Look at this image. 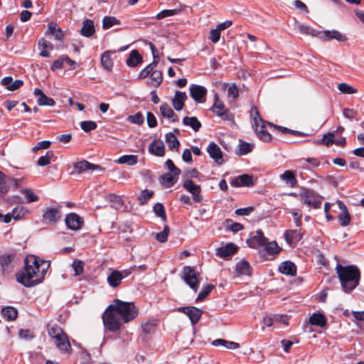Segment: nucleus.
<instances>
[{
	"mask_svg": "<svg viewBox=\"0 0 364 364\" xmlns=\"http://www.w3.org/2000/svg\"><path fill=\"white\" fill-rule=\"evenodd\" d=\"M309 323L311 325L324 327L326 324V318L324 314L321 313H314L310 316Z\"/></svg>",
	"mask_w": 364,
	"mask_h": 364,
	"instance_id": "25",
	"label": "nucleus"
},
{
	"mask_svg": "<svg viewBox=\"0 0 364 364\" xmlns=\"http://www.w3.org/2000/svg\"><path fill=\"white\" fill-rule=\"evenodd\" d=\"M149 151L157 156H164L165 155V146L163 141L156 144V141H152L149 146Z\"/></svg>",
	"mask_w": 364,
	"mask_h": 364,
	"instance_id": "23",
	"label": "nucleus"
},
{
	"mask_svg": "<svg viewBox=\"0 0 364 364\" xmlns=\"http://www.w3.org/2000/svg\"><path fill=\"white\" fill-rule=\"evenodd\" d=\"M48 32L52 34L56 40H62L64 37L63 31L55 23L48 24Z\"/></svg>",
	"mask_w": 364,
	"mask_h": 364,
	"instance_id": "35",
	"label": "nucleus"
},
{
	"mask_svg": "<svg viewBox=\"0 0 364 364\" xmlns=\"http://www.w3.org/2000/svg\"><path fill=\"white\" fill-rule=\"evenodd\" d=\"M230 183L233 187H250L253 186L252 176L248 174H242L232 178Z\"/></svg>",
	"mask_w": 364,
	"mask_h": 364,
	"instance_id": "16",
	"label": "nucleus"
},
{
	"mask_svg": "<svg viewBox=\"0 0 364 364\" xmlns=\"http://www.w3.org/2000/svg\"><path fill=\"white\" fill-rule=\"evenodd\" d=\"M267 242V239L264 236L263 232L259 230L256 232V234L251 236L246 240L247 245L251 248H258L263 246Z\"/></svg>",
	"mask_w": 364,
	"mask_h": 364,
	"instance_id": "14",
	"label": "nucleus"
},
{
	"mask_svg": "<svg viewBox=\"0 0 364 364\" xmlns=\"http://www.w3.org/2000/svg\"><path fill=\"white\" fill-rule=\"evenodd\" d=\"M207 152L210 157L214 160L218 165H221L223 160V152L219 146L215 142H210L207 147Z\"/></svg>",
	"mask_w": 364,
	"mask_h": 364,
	"instance_id": "11",
	"label": "nucleus"
},
{
	"mask_svg": "<svg viewBox=\"0 0 364 364\" xmlns=\"http://www.w3.org/2000/svg\"><path fill=\"white\" fill-rule=\"evenodd\" d=\"M127 120L132 124L141 125L144 124V117L141 112H137L133 115L128 116Z\"/></svg>",
	"mask_w": 364,
	"mask_h": 364,
	"instance_id": "46",
	"label": "nucleus"
},
{
	"mask_svg": "<svg viewBox=\"0 0 364 364\" xmlns=\"http://www.w3.org/2000/svg\"><path fill=\"white\" fill-rule=\"evenodd\" d=\"M180 11V9H164L161 11H160L157 15H156V18L158 20H161V19H163L166 17H168V16H174V15H176L178 14V12Z\"/></svg>",
	"mask_w": 364,
	"mask_h": 364,
	"instance_id": "52",
	"label": "nucleus"
},
{
	"mask_svg": "<svg viewBox=\"0 0 364 364\" xmlns=\"http://www.w3.org/2000/svg\"><path fill=\"white\" fill-rule=\"evenodd\" d=\"M304 232L301 229H289L286 230L284 237L287 242L291 247L295 246L302 238Z\"/></svg>",
	"mask_w": 364,
	"mask_h": 364,
	"instance_id": "13",
	"label": "nucleus"
},
{
	"mask_svg": "<svg viewBox=\"0 0 364 364\" xmlns=\"http://www.w3.org/2000/svg\"><path fill=\"white\" fill-rule=\"evenodd\" d=\"M153 210L158 217L161 218L164 220H166L165 208L162 203H156L153 208Z\"/></svg>",
	"mask_w": 364,
	"mask_h": 364,
	"instance_id": "58",
	"label": "nucleus"
},
{
	"mask_svg": "<svg viewBox=\"0 0 364 364\" xmlns=\"http://www.w3.org/2000/svg\"><path fill=\"white\" fill-rule=\"evenodd\" d=\"M121 23L120 20L117 19L114 16H106L102 19V28L106 30L115 25H119Z\"/></svg>",
	"mask_w": 364,
	"mask_h": 364,
	"instance_id": "36",
	"label": "nucleus"
},
{
	"mask_svg": "<svg viewBox=\"0 0 364 364\" xmlns=\"http://www.w3.org/2000/svg\"><path fill=\"white\" fill-rule=\"evenodd\" d=\"M60 208L61 205L46 208L43 210V219L49 225H55L61 218Z\"/></svg>",
	"mask_w": 364,
	"mask_h": 364,
	"instance_id": "7",
	"label": "nucleus"
},
{
	"mask_svg": "<svg viewBox=\"0 0 364 364\" xmlns=\"http://www.w3.org/2000/svg\"><path fill=\"white\" fill-rule=\"evenodd\" d=\"M235 272L237 276H250L252 274V268L248 262L246 260H241L236 264Z\"/></svg>",
	"mask_w": 364,
	"mask_h": 364,
	"instance_id": "20",
	"label": "nucleus"
},
{
	"mask_svg": "<svg viewBox=\"0 0 364 364\" xmlns=\"http://www.w3.org/2000/svg\"><path fill=\"white\" fill-rule=\"evenodd\" d=\"M335 139V132H328L325 134L322 139L320 140V143L325 144L327 146H329L332 144H334Z\"/></svg>",
	"mask_w": 364,
	"mask_h": 364,
	"instance_id": "51",
	"label": "nucleus"
},
{
	"mask_svg": "<svg viewBox=\"0 0 364 364\" xmlns=\"http://www.w3.org/2000/svg\"><path fill=\"white\" fill-rule=\"evenodd\" d=\"M299 30L301 33H303L306 35H309L313 37L317 36L318 30L313 28L312 27L307 25H300L299 26Z\"/></svg>",
	"mask_w": 364,
	"mask_h": 364,
	"instance_id": "54",
	"label": "nucleus"
},
{
	"mask_svg": "<svg viewBox=\"0 0 364 364\" xmlns=\"http://www.w3.org/2000/svg\"><path fill=\"white\" fill-rule=\"evenodd\" d=\"M198 274L194 268L186 266L183 269V279L185 282L192 289L196 291L198 289Z\"/></svg>",
	"mask_w": 364,
	"mask_h": 364,
	"instance_id": "6",
	"label": "nucleus"
},
{
	"mask_svg": "<svg viewBox=\"0 0 364 364\" xmlns=\"http://www.w3.org/2000/svg\"><path fill=\"white\" fill-rule=\"evenodd\" d=\"M72 267L75 272V275L78 276L83 273L84 262L79 259H75L73 262Z\"/></svg>",
	"mask_w": 364,
	"mask_h": 364,
	"instance_id": "59",
	"label": "nucleus"
},
{
	"mask_svg": "<svg viewBox=\"0 0 364 364\" xmlns=\"http://www.w3.org/2000/svg\"><path fill=\"white\" fill-rule=\"evenodd\" d=\"M50 264L35 255H28L25 258L23 271L17 277L18 282L30 287L41 283L47 272Z\"/></svg>",
	"mask_w": 364,
	"mask_h": 364,
	"instance_id": "2",
	"label": "nucleus"
},
{
	"mask_svg": "<svg viewBox=\"0 0 364 364\" xmlns=\"http://www.w3.org/2000/svg\"><path fill=\"white\" fill-rule=\"evenodd\" d=\"M117 163L120 164L134 166L137 164V156L132 154L123 155L118 159Z\"/></svg>",
	"mask_w": 364,
	"mask_h": 364,
	"instance_id": "38",
	"label": "nucleus"
},
{
	"mask_svg": "<svg viewBox=\"0 0 364 364\" xmlns=\"http://www.w3.org/2000/svg\"><path fill=\"white\" fill-rule=\"evenodd\" d=\"M138 314V309L133 302L114 299L102 318L105 327L110 331H114L120 328L121 321L128 323L136 318Z\"/></svg>",
	"mask_w": 364,
	"mask_h": 364,
	"instance_id": "1",
	"label": "nucleus"
},
{
	"mask_svg": "<svg viewBox=\"0 0 364 364\" xmlns=\"http://www.w3.org/2000/svg\"><path fill=\"white\" fill-rule=\"evenodd\" d=\"M54 156L52 151H48L46 155L41 156L37 161V164L39 166H45L50 163L51 158Z\"/></svg>",
	"mask_w": 364,
	"mask_h": 364,
	"instance_id": "48",
	"label": "nucleus"
},
{
	"mask_svg": "<svg viewBox=\"0 0 364 364\" xmlns=\"http://www.w3.org/2000/svg\"><path fill=\"white\" fill-rule=\"evenodd\" d=\"M264 249L267 254L270 255H274L279 253L282 250V248L277 245V243L274 241L266 242L264 245Z\"/></svg>",
	"mask_w": 364,
	"mask_h": 364,
	"instance_id": "39",
	"label": "nucleus"
},
{
	"mask_svg": "<svg viewBox=\"0 0 364 364\" xmlns=\"http://www.w3.org/2000/svg\"><path fill=\"white\" fill-rule=\"evenodd\" d=\"M155 239L160 242H164L167 240L168 236L169 235V229H163L160 232L154 234Z\"/></svg>",
	"mask_w": 364,
	"mask_h": 364,
	"instance_id": "63",
	"label": "nucleus"
},
{
	"mask_svg": "<svg viewBox=\"0 0 364 364\" xmlns=\"http://www.w3.org/2000/svg\"><path fill=\"white\" fill-rule=\"evenodd\" d=\"M154 191L145 189L142 191L138 197V201L140 205H144L153 196Z\"/></svg>",
	"mask_w": 364,
	"mask_h": 364,
	"instance_id": "44",
	"label": "nucleus"
},
{
	"mask_svg": "<svg viewBox=\"0 0 364 364\" xmlns=\"http://www.w3.org/2000/svg\"><path fill=\"white\" fill-rule=\"evenodd\" d=\"M300 196L304 203L313 208H319L322 203V196H321L314 190L310 188L304 189Z\"/></svg>",
	"mask_w": 364,
	"mask_h": 364,
	"instance_id": "5",
	"label": "nucleus"
},
{
	"mask_svg": "<svg viewBox=\"0 0 364 364\" xmlns=\"http://www.w3.org/2000/svg\"><path fill=\"white\" fill-rule=\"evenodd\" d=\"M279 178L291 187H294L297 183V180L294 172L290 170L285 171L279 176Z\"/></svg>",
	"mask_w": 364,
	"mask_h": 364,
	"instance_id": "27",
	"label": "nucleus"
},
{
	"mask_svg": "<svg viewBox=\"0 0 364 364\" xmlns=\"http://www.w3.org/2000/svg\"><path fill=\"white\" fill-rule=\"evenodd\" d=\"M64 58L65 55L60 56L57 60L53 61L52 65L50 66V70L55 72L57 70L63 68L65 63Z\"/></svg>",
	"mask_w": 364,
	"mask_h": 364,
	"instance_id": "62",
	"label": "nucleus"
},
{
	"mask_svg": "<svg viewBox=\"0 0 364 364\" xmlns=\"http://www.w3.org/2000/svg\"><path fill=\"white\" fill-rule=\"evenodd\" d=\"M142 62V57L137 50H133L130 52L126 63L129 67H136Z\"/></svg>",
	"mask_w": 364,
	"mask_h": 364,
	"instance_id": "24",
	"label": "nucleus"
},
{
	"mask_svg": "<svg viewBox=\"0 0 364 364\" xmlns=\"http://www.w3.org/2000/svg\"><path fill=\"white\" fill-rule=\"evenodd\" d=\"M212 344L215 346H221L227 349H237L240 347L239 343L233 341H228L223 339H216Z\"/></svg>",
	"mask_w": 364,
	"mask_h": 364,
	"instance_id": "34",
	"label": "nucleus"
},
{
	"mask_svg": "<svg viewBox=\"0 0 364 364\" xmlns=\"http://www.w3.org/2000/svg\"><path fill=\"white\" fill-rule=\"evenodd\" d=\"M178 176H175L172 173H166L164 174H162L159 178V181L162 186H164L166 188H171L172 187L175 183L176 182V177Z\"/></svg>",
	"mask_w": 364,
	"mask_h": 364,
	"instance_id": "26",
	"label": "nucleus"
},
{
	"mask_svg": "<svg viewBox=\"0 0 364 364\" xmlns=\"http://www.w3.org/2000/svg\"><path fill=\"white\" fill-rule=\"evenodd\" d=\"M337 205L341 210V213L338 216V220L341 225L344 227L348 225L350 220V216L346 205L341 200H337Z\"/></svg>",
	"mask_w": 364,
	"mask_h": 364,
	"instance_id": "18",
	"label": "nucleus"
},
{
	"mask_svg": "<svg viewBox=\"0 0 364 364\" xmlns=\"http://www.w3.org/2000/svg\"><path fill=\"white\" fill-rule=\"evenodd\" d=\"M338 89L341 91V92L348 95L354 94L358 92L356 88L345 82L338 84Z\"/></svg>",
	"mask_w": 364,
	"mask_h": 364,
	"instance_id": "47",
	"label": "nucleus"
},
{
	"mask_svg": "<svg viewBox=\"0 0 364 364\" xmlns=\"http://www.w3.org/2000/svg\"><path fill=\"white\" fill-rule=\"evenodd\" d=\"M236 247L232 244H228L217 250V255L220 257H226L231 255L236 251Z\"/></svg>",
	"mask_w": 364,
	"mask_h": 364,
	"instance_id": "32",
	"label": "nucleus"
},
{
	"mask_svg": "<svg viewBox=\"0 0 364 364\" xmlns=\"http://www.w3.org/2000/svg\"><path fill=\"white\" fill-rule=\"evenodd\" d=\"M21 192L25 196L28 203L36 202L38 200V196L29 188L23 189Z\"/></svg>",
	"mask_w": 364,
	"mask_h": 364,
	"instance_id": "50",
	"label": "nucleus"
},
{
	"mask_svg": "<svg viewBox=\"0 0 364 364\" xmlns=\"http://www.w3.org/2000/svg\"><path fill=\"white\" fill-rule=\"evenodd\" d=\"M166 166L175 176H179L181 173V169L177 168L171 159H167Z\"/></svg>",
	"mask_w": 364,
	"mask_h": 364,
	"instance_id": "64",
	"label": "nucleus"
},
{
	"mask_svg": "<svg viewBox=\"0 0 364 364\" xmlns=\"http://www.w3.org/2000/svg\"><path fill=\"white\" fill-rule=\"evenodd\" d=\"M108 199L111 203L112 207L116 210H120L124 205V201L120 196L109 194Z\"/></svg>",
	"mask_w": 364,
	"mask_h": 364,
	"instance_id": "37",
	"label": "nucleus"
},
{
	"mask_svg": "<svg viewBox=\"0 0 364 364\" xmlns=\"http://www.w3.org/2000/svg\"><path fill=\"white\" fill-rule=\"evenodd\" d=\"M336 274L345 292H350L358 284L360 279V272L355 265L343 266L338 264L336 267Z\"/></svg>",
	"mask_w": 364,
	"mask_h": 364,
	"instance_id": "3",
	"label": "nucleus"
},
{
	"mask_svg": "<svg viewBox=\"0 0 364 364\" xmlns=\"http://www.w3.org/2000/svg\"><path fill=\"white\" fill-rule=\"evenodd\" d=\"M80 127L84 132H89L96 129L97 125V123L94 121H82L80 123Z\"/></svg>",
	"mask_w": 364,
	"mask_h": 364,
	"instance_id": "57",
	"label": "nucleus"
},
{
	"mask_svg": "<svg viewBox=\"0 0 364 364\" xmlns=\"http://www.w3.org/2000/svg\"><path fill=\"white\" fill-rule=\"evenodd\" d=\"M66 228H82L84 225V219L75 213H70L65 218Z\"/></svg>",
	"mask_w": 364,
	"mask_h": 364,
	"instance_id": "15",
	"label": "nucleus"
},
{
	"mask_svg": "<svg viewBox=\"0 0 364 364\" xmlns=\"http://www.w3.org/2000/svg\"><path fill=\"white\" fill-rule=\"evenodd\" d=\"M214 287H215L213 284H208L206 287H205L198 294L196 298V301H203L204 299H205L207 296L211 292Z\"/></svg>",
	"mask_w": 364,
	"mask_h": 364,
	"instance_id": "60",
	"label": "nucleus"
},
{
	"mask_svg": "<svg viewBox=\"0 0 364 364\" xmlns=\"http://www.w3.org/2000/svg\"><path fill=\"white\" fill-rule=\"evenodd\" d=\"M333 39L339 42H346L348 41V38L344 34L336 29H332V32L330 36V41Z\"/></svg>",
	"mask_w": 364,
	"mask_h": 364,
	"instance_id": "61",
	"label": "nucleus"
},
{
	"mask_svg": "<svg viewBox=\"0 0 364 364\" xmlns=\"http://www.w3.org/2000/svg\"><path fill=\"white\" fill-rule=\"evenodd\" d=\"M95 32L94 23L90 19H85L82 23L80 34L85 37H91Z\"/></svg>",
	"mask_w": 364,
	"mask_h": 364,
	"instance_id": "21",
	"label": "nucleus"
},
{
	"mask_svg": "<svg viewBox=\"0 0 364 364\" xmlns=\"http://www.w3.org/2000/svg\"><path fill=\"white\" fill-rule=\"evenodd\" d=\"M190 95L196 102L202 103L205 102L207 90L203 85L192 84L190 86Z\"/></svg>",
	"mask_w": 364,
	"mask_h": 364,
	"instance_id": "10",
	"label": "nucleus"
},
{
	"mask_svg": "<svg viewBox=\"0 0 364 364\" xmlns=\"http://www.w3.org/2000/svg\"><path fill=\"white\" fill-rule=\"evenodd\" d=\"M187 100V95L185 92L176 91L175 95L172 99V105L176 111H181L184 106V102Z\"/></svg>",
	"mask_w": 364,
	"mask_h": 364,
	"instance_id": "19",
	"label": "nucleus"
},
{
	"mask_svg": "<svg viewBox=\"0 0 364 364\" xmlns=\"http://www.w3.org/2000/svg\"><path fill=\"white\" fill-rule=\"evenodd\" d=\"M214 98L215 102L211 107L210 110L215 114H217L218 110H220V112L225 111L227 109L225 108L224 103L220 100L217 94L215 95Z\"/></svg>",
	"mask_w": 364,
	"mask_h": 364,
	"instance_id": "42",
	"label": "nucleus"
},
{
	"mask_svg": "<svg viewBox=\"0 0 364 364\" xmlns=\"http://www.w3.org/2000/svg\"><path fill=\"white\" fill-rule=\"evenodd\" d=\"M273 127L274 129L279 130L282 134H291L293 136H302L305 135L301 132L296 131V130H292V129H288L284 127L274 125V124H273Z\"/></svg>",
	"mask_w": 364,
	"mask_h": 364,
	"instance_id": "49",
	"label": "nucleus"
},
{
	"mask_svg": "<svg viewBox=\"0 0 364 364\" xmlns=\"http://www.w3.org/2000/svg\"><path fill=\"white\" fill-rule=\"evenodd\" d=\"M37 103L39 106L53 107L55 104V102L53 98L48 97L45 94H43L41 97L38 98Z\"/></svg>",
	"mask_w": 364,
	"mask_h": 364,
	"instance_id": "45",
	"label": "nucleus"
},
{
	"mask_svg": "<svg viewBox=\"0 0 364 364\" xmlns=\"http://www.w3.org/2000/svg\"><path fill=\"white\" fill-rule=\"evenodd\" d=\"M129 274L128 270H124L122 272L118 270H113L110 274L107 277V282L112 287H117L122 282L123 278L127 277Z\"/></svg>",
	"mask_w": 364,
	"mask_h": 364,
	"instance_id": "12",
	"label": "nucleus"
},
{
	"mask_svg": "<svg viewBox=\"0 0 364 364\" xmlns=\"http://www.w3.org/2000/svg\"><path fill=\"white\" fill-rule=\"evenodd\" d=\"M183 187L190 193L201 188L199 185L195 183L191 179L185 180L183 183Z\"/></svg>",
	"mask_w": 364,
	"mask_h": 364,
	"instance_id": "43",
	"label": "nucleus"
},
{
	"mask_svg": "<svg viewBox=\"0 0 364 364\" xmlns=\"http://www.w3.org/2000/svg\"><path fill=\"white\" fill-rule=\"evenodd\" d=\"M166 142L170 150L178 149L180 146V141L176 137L173 132H168L165 136Z\"/></svg>",
	"mask_w": 364,
	"mask_h": 364,
	"instance_id": "29",
	"label": "nucleus"
},
{
	"mask_svg": "<svg viewBox=\"0 0 364 364\" xmlns=\"http://www.w3.org/2000/svg\"><path fill=\"white\" fill-rule=\"evenodd\" d=\"M177 311L187 315L193 325L198 322L203 314L200 309L195 306L179 307Z\"/></svg>",
	"mask_w": 364,
	"mask_h": 364,
	"instance_id": "8",
	"label": "nucleus"
},
{
	"mask_svg": "<svg viewBox=\"0 0 364 364\" xmlns=\"http://www.w3.org/2000/svg\"><path fill=\"white\" fill-rule=\"evenodd\" d=\"M48 333L49 336L54 339L55 346L60 351L70 353L72 348L68 337L59 326L49 324Z\"/></svg>",
	"mask_w": 364,
	"mask_h": 364,
	"instance_id": "4",
	"label": "nucleus"
},
{
	"mask_svg": "<svg viewBox=\"0 0 364 364\" xmlns=\"http://www.w3.org/2000/svg\"><path fill=\"white\" fill-rule=\"evenodd\" d=\"M27 212L28 210L24 207L21 206L14 208L12 210L11 213L13 215V218L15 220H20Z\"/></svg>",
	"mask_w": 364,
	"mask_h": 364,
	"instance_id": "56",
	"label": "nucleus"
},
{
	"mask_svg": "<svg viewBox=\"0 0 364 364\" xmlns=\"http://www.w3.org/2000/svg\"><path fill=\"white\" fill-rule=\"evenodd\" d=\"M157 326L156 321H148L141 324L143 331L146 334L153 333Z\"/></svg>",
	"mask_w": 364,
	"mask_h": 364,
	"instance_id": "41",
	"label": "nucleus"
},
{
	"mask_svg": "<svg viewBox=\"0 0 364 364\" xmlns=\"http://www.w3.org/2000/svg\"><path fill=\"white\" fill-rule=\"evenodd\" d=\"M14 255H2L1 257H0V264L1 265L3 269H8L10 267L11 262L14 261Z\"/></svg>",
	"mask_w": 364,
	"mask_h": 364,
	"instance_id": "53",
	"label": "nucleus"
},
{
	"mask_svg": "<svg viewBox=\"0 0 364 364\" xmlns=\"http://www.w3.org/2000/svg\"><path fill=\"white\" fill-rule=\"evenodd\" d=\"M254 145L251 143L240 140L238 150L236 151L237 156H243L249 154L252 151Z\"/></svg>",
	"mask_w": 364,
	"mask_h": 364,
	"instance_id": "31",
	"label": "nucleus"
},
{
	"mask_svg": "<svg viewBox=\"0 0 364 364\" xmlns=\"http://www.w3.org/2000/svg\"><path fill=\"white\" fill-rule=\"evenodd\" d=\"M185 126L191 127L195 132H198L201 127V123L196 117H185L183 119Z\"/></svg>",
	"mask_w": 364,
	"mask_h": 364,
	"instance_id": "28",
	"label": "nucleus"
},
{
	"mask_svg": "<svg viewBox=\"0 0 364 364\" xmlns=\"http://www.w3.org/2000/svg\"><path fill=\"white\" fill-rule=\"evenodd\" d=\"M149 79V83L154 87H158L163 80L162 73L160 70H154L151 72Z\"/></svg>",
	"mask_w": 364,
	"mask_h": 364,
	"instance_id": "33",
	"label": "nucleus"
},
{
	"mask_svg": "<svg viewBox=\"0 0 364 364\" xmlns=\"http://www.w3.org/2000/svg\"><path fill=\"white\" fill-rule=\"evenodd\" d=\"M2 315L8 320H15L18 316V311L14 307L8 306L2 309Z\"/></svg>",
	"mask_w": 364,
	"mask_h": 364,
	"instance_id": "40",
	"label": "nucleus"
},
{
	"mask_svg": "<svg viewBox=\"0 0 364 364\" xmlns=\"http://www.w3.org/2000/svg\"><path fill=\"white\" fill-rule=\"evenodd\" d=\"M260 124L255 127V131L259 139L264 142H268L272 140V136L266 129V124L269 127H273V124L270 122H267L259 118Z\"/></svg>",
	"mask_w": 364,
	"mask_h": 364,
	"instance_id": "9",
	"label": "nucleus"
},
{
	"mask_svg": "<svg viewBox=\"0 0 364 364\" xmlns=\"http://www.w3.org/2000/svg\"><path fill=\"white\" fill-rule=\"evenodd\" d=\"M160 112L161 116L164 118H168L169 117H173L174 114L173 110L169 107L167 103H164L160 106Z\"/></svg>",
	"mask_w": 364,
	"mask_h": 364,
	"instance_id": "55",
	"label": "nucleus"
},
{
	"mask_svg": "<svg viewBox=\"0 0 364 364\" xmlns=\"http://www.w3.org/2000/svg\"><path fill=\"white\" fill-rule=\"evenodd\" d=\"M73 168L78 173H81L87 170L95 171L102 169L100 166L91 164L86 160H82L75 163Z\"/></svg>",
	"mask_w": 364,
	"mask_h": 364,
	"instance_id": "17",
	"label": "nucleus"
},
{
	"mask_svg": "<svg viewBox=\"0 0 364 364\" xmlns=\"http://www.w3.org/2000/svg\"><path fill=\"white\" fill-rule=\"evenodd\" d=\"M279 271L284 274L294 276L296 273V267L293 262L286 261L280 264Z\"/></svg>",
	"mask_w": 364,
	"mask_h": 364,
	"instance_id": "22",
	"label": "nucleus"
},
{
	"mask_svg": "<svg viewBox=\"0 0 364 364\" xmlns=\"http://www.w3.org/2000/svg\"><path fill=\"white\" fill-rule=\"evenodd\" d=\"M111 53L112 52L110 50H106L101 55L102 66L107 70H110L113 67V61L110 57Z\"/></svg>",
	"mask_w": 364,
	"mask_h": 364,
	"instance_id": "30",
	"label": "nucleus"
}]
</instances>
